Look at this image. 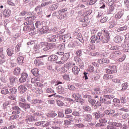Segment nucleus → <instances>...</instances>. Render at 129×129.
Instances as JSON below:
<instances>
[{
  "instance_id": "cd10ccee",
  "label": "nucleus",
  "mask_w": 129,
  "mask_h": 129,
  "mask_svg": "<svg viewBox=\"0 0 129 129\" xmlns=\"http://www.w3.org/2000/svg\"><path fill=\"white\" fill-rule=\"evenodd\" d=\"M112 78H113V76L111 75L105 74L103 76V79H105V80L112 79Z\"/></svg>"
},
{
  "instance_id": "f3484780",
  "label": "nucleus",
  "mask_w": 129,
  "mask_h": 129,
  "mask_svg": "<svg viewBox=\"0 0 129 129\" xmlns=\"http://www.w3.org/2000/svg\"><path fill=\"white\" fill-rule=\"evenodd\" d=\"M79 71H80V69L77 66H75L72 69V72L75 75H78Z\"/></svg>"
},
{
  "instance_id": "bb28decb",
  "label": "nucleus",
  "mask_w": 129,
  "mask_h": 129,
  "mask_svg": "<svg viewBox=\"0 0 129 129\" xmlns=\"http://www.w3.org/2000/svg\"><path fill=\"white\" fill-rule=\"evenodd\" d=\"M34 64H36V66L44 65V63L40 59H35L34 60Z\"/></svg>"
},
{
  "instance_id": "6e6d98bb",
  "label": "nucleus",
  "mask_w": 129,
  "mask_h": 129,
  "mask_svg": "<svg viewBox=\"0 0 129 129\" xmlns=\"http://www.w3.org/2000/svg\"><path fill=\"white\" fill-rule=\"evenodd\" d=\"M8 4L10 6H12L13 7H20V4L15 5V3L11 2V1H8Z\"/></svg>"
},
{
  "instance_id": "4d7b16f0",
  "label": "nucleus",
  "mask_w": 129,
  "mask_h": 129,
  "mask_svg": "<svg viewBox=\"0 0 129 129\" xmlns=\"http://www.w3.org/2000/svg\"><path fill=\"white\" fill-rule=\"evenodd\" d=\"M27 121H33V115H29L27 116Z\"/></svg>"
},
{
  "instance_id": "f03ea898",
  "label": "nucleus",
  "mask_w": 129,
  "mask_h": 129,
  "mask_svg": "<svg viewBox=\"0 0 129 129\" xmlns=\"http://www.w3.org/2000/svg\"><path fill=\"white\" fill-rule=\"evenodd\" d=\"M109 32L106 29H104L101 32L97 34V40L101 41L103 43H107L109 41Z\"/></svg>"
},
{
  "instance_id": "5701e85b",
  "label": "nucleus",
  "mask_w": 129,
  "mask_h": 129,
  "mask_svg": "<svg viewBox=\"0 0 129 129\" xmlns=\"http://www.w3.org/2000/svg\"><path fill=\"white\" fill-rule=\"evenodd\" d=\"M17 61L19 65L24 64V57L21 56L17 58Z\"/></svg>"
},
{
  "instance_id": "0e129e2a",
  "label": "nucleus",
  "mask_w": 129,
  "mask_h": 129,
  "mask_svg": "<svg viewBox=\"0 0 129 129\" xmlns=\"http://www.w3.org/2000/svg\"><path fill=\"white\" fill-rule=\"evenodd\" d=\"M72 112V110L70 108H67L65 110L66 114H69V113H71Z\"/></svg>"
},
{
  "instance_id": "f704fd0d",
  "label": "nucleus",
  "mask_w": 129,
  "mask_h": 129,
  "mask_svg": "<svg viewBox=\"0 0 129 129\" xmlns=\"http://www.w3.org/2000/svg\"><path fill=\"white\" fill-rule=\"evenodd\" d=\"M124 7L127 11H129V0H124Z\"/></svg>"
},
{
  "instance_id": "b1692460",
  "label": "nucleus",
  "mask_w": 129,
  "mask_h": 129,
  "mask_svg": "<svg viewBox=\"0 0 129 129\" xmlns=\"http://www.w3.org/2000/svg\"><path fill=\"white\" fill-rule=\"evenodd\" d=\"M7 55L9 56H13V54H14V49L12 48H9L7 50Z\"/></svg>"
},
{
  "instance_id": "4c0bfd02",
  "label": "nucleus",
  "mask_w": 129,
  "mask_h": 129,
  "mask_svg": "<svg viewBox=\"0 0 129 129\" xmlns=\"http://www.w3.org/2000/svg\"><path fill=\"white\" fill-rule=\"evenodd\" d=\"M49 9L50 11H55L58 9V6H57V4L52 5V6H50Z\"/></svg>"
},
{
  "instance_id": "f257e3e1",
  "label": "nucleus",
  "mask_w": 129,
  "mask_h": 129,
  "mask_svg": "<svg viewBox=\"0 0 129 129\" xmlns=\"http://www.w3.org/2000/svg\"><path fill=\"white\" fill-rule=\"evenodd\" d=\"M56 47L55 43H48L46 42H41L40 44L36 43L34 46V50L36 53H40V52H45L50 50V49H53Z\"/></svg>"
},
{
  "instance_id": "8fccbe9b",
  "label": "nucleus",
  "mask_w": 129,
  "mask_h": 129,
  "mask_svg": "<svg viewBox=\"0 0 129 129\" xmlns=\"http://www.w3.org/2000/svg\"><path fill=\"white\" fill-rule=\"evenodd\" d=\"M56 102L58 106H63L64 105V103L60 100H56Z\"/></svg>"
},
{
  "instance_id": "ea45409f",
  "label": "nucleus",
  "mask_w": 129,
  "mask_h": 129,
  "mask_svg": "<svg viewBox=\"0 0 129 129\" xmlns=\"http://www.w3.org/2000/svg\"><path fill=\"white\" fill-rule=\"evenodd\" d=\"M56 37V35H53L51 37L48 38V42H56V39L55 38Z\"/></svg>"
},
{
  "instance_id": "a211bd4d",
  "label": "nucleus",
  "mask_w": 129,
  "mask_h": 129,
  "mask_svg": "<svg viewBox=\"0 0 129 129\" xmlns=\"http://www.w3.org/2000/svg\"><path fill=\"white\" fill-rule=\"evenodd\" d=\"M109 68H110V69H112L114 73H116V72H117V67L113 63H111L109 66Z\"/></svg>"
},
{
  "instance_id": "412c9836",
  "label": "nucleus",
  "mask_w": 129,
  "mask_h": 129,
  "mask_svg": "<svg viewBox=\"0 0 129 129\" xmlns=\"http://www.w3.org/2000/svg\"><path fill=\"white\" fill-rule=\"evenodd\" d=\"M10 80V84H11V85H15V84H16L18 82V79H17V78H11Z\"/></svg>"
},
{
  "instance_id": "de8ad7c7",
  "label": "nucleus",
  "mask_w": 129,
  "mask_h": 129,
  "mask_svg": "<svg viewBox=\"0 0 129 129\" xmlns=\"http://www.w3.org/2000/svg\"><path fill=\"white\" fill-rule=\"evenodd\" d=\"M62 77L64 80H66V81L70 80V77L69 76V75L64 74L62 76Z\"/></svg>"
},
{
  "instance_id": "4468645a",
  "label": "nucleus",
  "mask_w": 129,
  "mask_h": 129,
  "mask_svg": "<svg viewBox=\"0 0 129 129\" xmlns=\"http://www.w3.org/2000/svg\"><path fill=\"white\" fill-rule=\"evenodd\" d=\"M59 121H54V124L51 126L53 129H60V123Z\"/></svg>"
},
{
  "instance_id": "c9c22d12",
  "label": "nucleus",
  "mask_w": 129,
  "mask_h": 129,
  "mask_svg": "<svg viewBox=\"0 0 129 129\" xmlns=\"http://www.w3.org/2000/svg\"><path fill=\"white\" fill-rule=\"evenodd\" d=\"M121 86H122V90H125L127 89V87H128V84L127 83V82L123 83Z\"/></svg>"
},
{
  "instance_id": "3c124183",
  "label": "nucleus",
  "mask_w": 129,
  "mask_h": 129,
  "mask_svg": "<svg viewBox=\"0 0 129 129\" xmlns=\"http://www.w3.org/2000/svg\"><path fill=\"white\" fill-rule=\"evenodd\" d=\"M42 29L43 33H47L49 31V27L48 26H44L42 27Z\"/></svg>"
},
{
  "instance_id": "69168bd1",
  "label": "nucleus",
  "mask_w": 129,
  "mask_h": 129,
  "mask_svg": "<svg viewBox=\"0 0 129 129\" xmlns=\"http://www.w3.org/2000/svg\"><path fill=\"white\" fill-rule=\"evenodd\" d=\"M89 102L92 105H94L95 104V102H96V100L95 99H91L89 100Z\"/></svg>"
},
{
  "instance_id": "c756f323",
  "label": "nucleus",
  "mask_w": 129,
  "mask_h": 129,
  "mask_svg": "<svg viewBox=\"0 0 129 129\" xmlns=\"http://www.w3.org/2000/svg\"><path fill=\"white\" fill-rule=\"evenodd\" d=\"M95 116V119H98L100 117H103L104 116V114H102L100 115V113H98L97 112H95L94 113Z\"/></svg>"
},
{
  "instance_id": "338daca9",
  "label": "nucleus",
  "mask_w": 129,
  "mask_h": 129,
  "mask_svg": "<svg viewBox=\"0 0 129 129\" xmlns=\"http://www.w3.org/2000/svg\"><path fill=\"white\" fill-rule=\"evenodd\" d=\"M12 110H21V108L19 107L18 106H13L12 107Z\"/></svg>"
},
{
  "instance_id": "a19ab883",
  "label": "nucleus",
  "mask_w": 129,
  "mask_h": 129,
  "mask_svg": "<svg viewBox=\"0 0 129 129\" xmlns=\"http://www.w3.org/2000/svg\"><path fill=\"white\" fill-rule=\"evenodd\" d=\"M20 117V115H13L10 116V120H14L15 119H17Z\"/></svg>"
},
{
  "instance_id": "6e6552de",
  "label": "nucleus",
  "mask_w": 129,
  "mask_h": 129,
  "mask_svg": "<svg viewBox=\"0 0 129 129\" xmlns=\"http://www.w3.org/2000/svg\"><path fill=\"white\" fill-rule=\"evenodd\" d=\"M108 124H110V125H112L113 126H116V127H119L121 128V126H122V124L120 123H117L115 122H108Z\"/></svg>"
},
{
  "instance_id": "a878e982",
  "label": "nucleus",
  "mask_w": 129,
  "mask_h": 129,
  "mask_svg": "<svg viewBox=\"0 0 129 129\" xmlns=\"http://www.w3.org/2000/svg\"><path fill=\"white\" fill-rule=\"evenodd\" d=\"M14 75H19V74H21V69L20 68H16L14 69Z\"/></svg>"
},
{
  "instance_id": "72a5a7b5",
  "label": "nucleus",
  "mask_w": 129,
  "mask_h": 129,
  "mask_svg": "<svg viewBox=\"0 0 129 129\" xmlns=\"http://www.w3.org/2000/svg\"><path fill=\"white\" fill-rule=\"evenodd\" d=\"M69 58V54L68 53H66L63 55V57H61V60L63 62H66V61H67Z\"/></svg>"
},
{
  "instance_id": "bf43d9fd",
  "label": "nucleus",
  "mask_w": 129,
  "mask_h": 129,
  "mask_svg": "<svg viewBox=\"0 0 129 129\" xmlns=\"http://www.w3.org/2000/svg\"><path fill=\"white\" fill-rule=\"evenodd\" d=\"M106 73H107V74H113V73H114L113 72V70L107 69L106 70Z\"/></svg>"
},
{
  "instance_id": "49530a36",
  "label": "nucleus",
  "mask_w": 129,
  "mask_h": 129,
  "mask_svg": "<svg viewBox=\"0 0 129 129\" xmlns=\"http://www.w3.org/2000/svg\"><path fill=\"white\" fill-rule=\"evenodd\" d=\"M10 91L11 94H16L17 93V89L15 87L10 89Z\"/></svg>"
},
{
  "instance_id": "864d4df0",
  "label": "nucleus",
  "mask_w": 129,
  "mask_h": 129,
  "mask_svg": "<svg viewBox=\"0 0 129 129\" xmlns=\"http://www.w3.org/2000/svg\"><path fill=\"white\" fill-rule=\"evenodd\" d=\"M22 47V44L18 43L17 46H16L15 52H20V48Z\"/></svg>"
},
{
  "instance_id": "ddd939ff",
  "label": "nucleus",
  "mask_w": 129,
  "mask_h": 129,
  "mask_svg": "<svg viewBox=\"0 0 129 129\" xmlns=\"http://www.w3.org/2000/svg\"><path fill=\"white\" fill-rule=\"evenodd\" d=\"M19 105L20 106V107H22V108H24V109H28V108H30V105L27 103H24L22 102L19 103Z\"/></svg>"
},
{
  "instance_id": "79ce46f5",
  "label": "nucleus",
  "mask_w": 129,
  "mask_h": 129,
  "mask_svg": "<svg viewBox=\"0 0 129 129\" xmlns=\"http://www.w3.org/2000/svg\"><path fill=\"white\" fill-rule=\"evenodd\" d=\"M96 40H97V38L95 37V35H93L91 37V41L90 43L91 44H94V43H95V41H96Z\"/></svg>"
},
{
  "instance_id": "13d9d810",
  "label": "nucleus",
  "mask_w": 129,
  "mask_h": 129,
  "mask_svg": "<svg viewBox=\"0 0 129 129\" xmlns=\"http://www.w3.org/2000/svg\"><path fill=\"white\" fill-rule=\"evenodd\" d=\"M46 92L47 93H54L55 91H54V90L52 89L51 88H48L46 89Z\"/></svg>"
},
{
  "instance_id": "2eb2a0df",
  "label": "nucleus",
  "mask_w": 129,
  "mask_h": 129,
  "mask_svg": "<svg viewBox=\"0 0 129 129\" xmlns=\"http://www.w3.org/2000/svg\"><path fill=\"white\" fill-rule=\"evenodd\" d=\"M83 117H84V120L86 121H88V122H90L92 120V116L90 114L83 115Z\"/></svg>"
},
{
  "instance_id": "e433bc0d",
  "label": "nucleus",
  "mask_w": 129,
  "mask_h": 129,
  "mask_svg": "<svg viewBox=\"0 0 129 129\" xmlns=\"http://www.w3.org/2000/svg\"><path fill=\"white\" fill-rule=\"evenodd\" d=\"M35 12L38 14V15H41L42 14V8L37 7L35 8Z\"/></svg>"
},
{
  "instance_id": "aec40b11",
  "label": "nucleus",
  "mask_w": 129,
  "mask_h": 129,
  "mask_svg": "<svg viewBox=\"0 0 129 129\" xmlns=\"http://www.w3.org/2000/svg\"><path fill=\"white\" fill-rule=\"evenodd\" d=\"M123 16V12L122 11H119L115 15V19H121V17Z\"/></svg>"
},
{
  "instance_id": "a18cd8bd",
  "label": "nucleus",
  "mask_w": 129,
  "mask_h": 129,
  "mask_svg": "<svg viewBox=\"0 0 129 129\" xmlns=\"http://www.w3.org/2000/svg\"><path fill=\"white\" fill-rule=\"evenodd\" d=\"M68 88L70 89V90H72V91L75 90L76 89L75 88V86L74 85L70 84L68 86Z\"/></svg>"
},
{
  "instance_id": "39448f33",
  "label": "nucleus",
  "mask_w": 129,
  "mask_h": 129,
  "mask_svg": "<svg viewBox=\"0 0 129 129\" xmlns=\"http://www.w3.org/2000/svg\"><path fill=\"white\" fill-rule=\"evenodd\" d=\"M56 91L59 94H64V93H66V90H65V89L61 85H59L56 87Z\"/></svg>"
},
{
  "instance_id": "6ab92c4d",
  "label": "nucleus",
  "mask_w": 129,
  "mask_h": 129,
  "mask_svg": "<svg viewBox=\"0 0 129 129\" xmlns=\"http://www.w3.org/2000/svg\"><path fill=\"white\" fill-rule=\"evenodd\" d=\"M116 25H117V21L112 20L110 22L109 26L111 29H112V28H114V27H115Z\"/></svg>"
},
{
  "instance_id": "09e8293b",
  "label": "nucleus",
  "mask_w": 129,
  "mask_h": 129,
  "mask_svg": "<svg viewBox=\"0 0 129 129\" xmlns=\"http://www.w3.org/2000/svg\"><path fill=\"white\" fill-rule=\"evenodd\" d=\"M125 58H126V55H125V54H123L121 57L117 59V61L118 62H122V61H124V60H125Z\"/></svg>"
},
{
  "instance_id": "5fc2aeb1",
  "label": "nucleus",
  "mask_w": 129,
  "mask_h": 129,
  "mask_svg": "<svg viewBox=\"0 0 129 129\" xmlns=\"http://www.w3.org/2000/svg\"><path fill=\"white\" fill-rule=\"evenodd\" d=\"M45 122H46V121H45L37 122H35V125H36L37 126H39L40 125H42V124H44V123H45Z\"/></svg>"
},
{
  "instance_id": "37998d69",
  "label": "nucleus",
  "mask_w": 129,
  "mask_h": 129,
  "mask_svg": "<svg viewBox=\"0 0 129 129\" xmlns=\"http://www.w3.org/2000/svg\"><path fill=\"white\" fill-rule=\"evenodd\" d=\"M94 91L96 94H101V90L100 89V88H95L94 89Z\"/></svg>"
},
{
  "instance_id": "7ed1b4c3",
  "label": "nucleus",
  "mask_w": 129,
  "mask_h": 129,
  "mask_svg": "<svg viewBox=\"0 0 129 129\" xmlns=\"http://www.w3.org/2000/svg\"><path fill=\"white\" fill-rule=\"evenodd\" d=\"M31 30H35V25H34V23L28 24L23 27V31L24 32H27V33H29V31H31Z\"/></svg>"
},
{
  "instance_id": "9d476101",
  "label": "nucleus",
  "mask_w": 129,
  "mask_h": 129,
  "mask_svg": "<svg viewBox=\"0 0 129 129\" xmlns=\"http://www.w3.org/2000/svg\"><path fill=\"white\" fill-rule=\"evenodd\" d=\"M40 72V70L38 68L33 69L31 70V72L35 77H39L40 76V74L39 72Z\"/></svg>"
},
{
  "instance_id": "393cba45",
  "label": "nucleus",
  "mask_w": 129,
  "mask_h": 129,
  "mask_svg": "<svg viewBox=\"0 0 129 129\" xmlns=\"http://www.w3.org/2000/svg\"><path fill=\"white\" fill-rule=\"evenodd\" d=\"M18 89L19 91H20V92H22V93H24V92H26V91H27V88L24 86H20Z\"/></svg>"
},
{
  "instance_id": "473e14b6",
  "label": "nucleus",
  "mask_w": 129,
  "mask_h": 129,
  "mask_svg": "<svg viewBox=\"0 0 129 129\" xmlns=\"http://www.w3.org/2000/svg\"><path fill=\"white\" fill-rule=\"evenodd\" d=\"M42 102L43 101L37 99H33L31 101L32 104H37V103H42Z\"/></svg>"
},
{
  "instance_id": "dca6fc26",
  "label": "nucleus",
  "mask_w": 129,
  "mask_h": 129,
  "mask_svg": "<svg viewBox=\"0 0 129 129\" xmlns=\"http://www.w3.org/2000/svg\"><path fill=\"white\" fill-rule=\"evenodd\" d=\"M99 64H104V63H106L107 64H108L109 63V59L108 58L105 57L104 58L100 59L98 60Z\"/></svg>"
},
{
  "instance_id": "1a4fd4ad",
  "label": "nucleus",
  "mask_w": 129,
  "mask_h": 129,
  "mask_svg": "<svg viewBox=\"0 0 129 129\" xmlns=\"http://www.w3.org/2000/svg\"><path fill=\"white\" fill-rule=\"evenodd\" d=\"M12 13V11L9 9H6L5 10L3 11V16L5 18H9L10 16H11V14Z\"/></svg>"
},
{
  "instance_id": "7c9ffc66",
  "label": "nucleus",
  "mask_w": 129,
  "mask_h": 129,
  "mask_svg": "<svg viewBox=\"0 0 129 129\" xmlns=\"http://www.w3.org/2000/svg\"><path fill=\"white\" fill-rule=\"evenodd\" d=\"M127 30V26L125 25L123 27H120L117 29L118 33L122 32V31H126Z\"/></svg>"
},
{
  "instance_id": "f8f14e48",
  "label": "nucleus",
  "mask_w": 129,
  "mask_h": 129,
  "mask_svg": "<svg viewBox=\"0 0 129 129\" xmlns=\"http://www.w3.org/2000/svg\"><path fill=\"white\" fill-rule=\"evenodd\" d=\"M112 82L116 87H118L121 84L120 80L118 79H113L112 80Z\"/></svg>"
},
{
  "instance_id": "603ef678",
  "label": "nucleus",
  "mask_w": 129,
  "mask_h": 129,
  "mask_svg": "<svg viewBox=\"0 0 129 129\" xmlns=\"http://www.w3.org/2000/svg\"><path fill=\"white\" fill-rule=\"evenodd\" d=\"M99 123L103 124L104 123H106L107 122V120L105 118H100L99 120Z\"/></svg>"
},
{
  "instance_id": "774afa93",
  "label": "nucleus",
  "mask_w": 129,
  "mask_h": 129,
  "mask_svg": "<svg viewBox=\"0 0 129 129\" xmlns=\"http://www.w3.org/2000/svg\"><path fill=\"white\" fill-rule=\"evenodd\" d=\"M107 129H116V128L112 125L109 124L107 126Z\"/></svg>"
},
{
  "instance_id": "2f4dec72",
  "label": "nucleus",
  "mask_w": 129,
  "mask_h": 129,
  "mask_svg": "<svg viewBox=\"0 0 129 129\" xmlns=\"http://www.w3.org/2000/svg\"><path fill=\"white\" fill-rule=\"evenodd\" d=\"M9 89H7V88H4L1 91L2 94H4V95H7V94H9Z\"/></svg>"
},
{
  "instance_id": "58836bf2",
  "label": "nucleus",
  "mask_w": 129,
  "mask_h": 129,
  "mask_svg": "<svg viewBox=\"0 0 129 129\" xmlns=\"http://www.w3.org/2000/svg\"><path fill=\"white\" fill-rule=\"evenodd\" d=\"M29 36H34L36 35L37 32L36 31V29H32L31 30L28 31Z\"/></svg>"
},
{
  "instance_id": "0eeeda50",
  "label": "nucleus",
  "mask_w": 129,
  "mask_h": 129,
  "mask_svg": "<svg viewBox=\"0 0 129 129\" xmlns=\"http://www.w3.org/2000/svg\"><path fill=\"white\" fill-rule=\"evenodd\" d=\"M72 98H74L77 102H79L80 99H81V95L79 94V93H74L72 95Z\"/></svg>"
},
{
  "instance_id": "4be33fe9",
  "label": "nucleus",
  "mask_w": 129,
  "mask_h": 129,
  "mask_svg": "<svg viewBox=\"0 0 129 129\" xmlns=\"http://www.w3.org/2000/svg\"><path fill=\"white\" fill-rule=\"evenodd\" d=\"M43 3L41 4L42 7H45V6H48V5H50L52 4V1L51 0H43Z\"/></svg>"
},
{
  "instance_id": "c85d7f7f",
  "label": "nucleus",
  "mask_w": 129,
  "mask_h": 129,
  "mask_svg": "<svg viewBox=\"0 0 129 129\" xmlns=\"http://www.w3.org/2000/svg\"><path fill=\"white\" fill-rule=\"evenodd\" d=\"M48 59L50 61H57L58 60V56L57 55H52L49 57Z\"/></svg>"
},
{
  "instance_id": "9b49d317",
  "label": "nucleus",
  "mask_w": 129,
  "mask_h": 129,
  "mask_svg": "<svg viewBox=\"0 0 129 129\" xmlns=\"http://www.w3.org/2000/svg\"><path fill=\"white\" fill-rule=\"evenodd\" d=\"M74 66H75V63H74L72 61H69L67 63H66V64H64V67L66 68H67V69H71V68H72V67H73Z\"/></svg>"
},
{
  "instance_id": "423d86ee",
  "label": "nucleus",
  "mask_w": 129,
  "mask_h": 129,
  "mask_svg": "<svg viewBox=\"0 0 129 129\" xmlns=\"http://www.w3.org/2000/svg\"><path fill=\"white\" fill-rule=\"evenodd\" d=\"M28 78V74L23 73L21 75V77L19 79V82L20 83H23V82H25Z\"/></svg>"
},
{
  "instance_id": "052dcab7",
  "label": "nucleus",
  "mask_w": 129,
  "mask_h": 129,
  "mask_svg": "<svg viewBox=\"0 0 129 129\" xmlns=\"http://www.w3.org/2000/svg\"><path fill=\"white\" fill-rule=\"evenodd\" d=\"M68 9L67 8H64V9H62L60 10L58 13V14H64V13H65V12H67Z\"/></svg>"
},
{
  "instance_id": "e2e57ef3",
  "label": "nucleus",
  "mask_w": 129,
  "mask_h": 129,
  "mask_svg": "<svg viewBox=\"0 0 129 129\" xmlns=\"http://www.w3.org/2000/svg\"><path fill=\"white\" fill-rule=\"evenodd\" d=\"M103 97L106 98H106H107L108 99H111V98H113V97H114L113 96V95L111 96L110 95H105L103 96Z\"/></svg>"
},
{
  "instance_id": "c03bdc74",
  "label": "nucleus",
  "mask_w": 129,
  "mask_h": 129,
  "mask_svg": "<svg viewBox=\"0 0 129 129\" xmlns=\"http://www.w3.org/2000/svg\"><path fill=\"white\" fill-rule=\"evenodd\" d=\"M57 113L55 112H53L52 113H47L46 114V116L47 117H55V116H56Z\"/></svg>"
},
{
  "instance_id": "680f3d73",
  "label": "nucleus",
  "mask_w": 129,
  "mask_h": 129,
  "mask_svg": "<svg viewBox=\"0 0 129 129\" xmlns=\"http://www.w3.org/2000/svg\"><path fill=\"white\" fill-rule=\"evenodd\" d=\"M113 11H114V6L111 5L109 8V13H110V14H111V13H112Z\"/></svg>"
},
{
  "instance_id": "20e7f679",
  "label": "nucleus",
  "mask_w": 129,
  "mask_h": 129,
  "mask_svg": "<svg viewBox=\"0 0 129 129\" xmlns=\"http://www.w3.org/2000/svg\"><path fill=\"white\" fill-rule=\"evenodd\" d=\"M26 22L24 23V26H27V25H29L30 24H33V21H35L36 20L35 16H30L27 17L25 18Z\"/></svg>"
}]
</instances>
